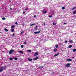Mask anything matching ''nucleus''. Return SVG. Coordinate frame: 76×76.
<instances>
[{
	"label": "nucleus",
	"mask_w": 76,
	"mask_h": 76,
	"mask_svg": "<svg viewBox=\"0 0 76 76\" xmlns=\"http://www.w3.org/2000/svg\"><path fill=\"white\" fill-rule=\"evenodd\" d=\"M6 68H5V67H2L1 68H0V73L1 72H3L4 69H5Z\"/></svg>",
	"instance_id": "nucleus-1"
},
{
	"label": "nucleus",
	"mask_w": 76,
	"mask_h": 76,
	"mask_svg": "<svg viewBox=\"0 0 76 76\" xmlns=\"http://www.w3.org/2000/svg\"><path fill=\"white\" fill-rule=\"evenodd\" d=\"M13 52H14V50H11L9 51V53L10 54H13Z\"/></svg>",
	"instance_id": "nucleus-2"
},
{
	"label": "nucleus",
	"mask_w": 76,
	"mask_h": 76,
	"mask_svg": "<svg viewBox=\"0 0 76 76\" xmlns=\"http://www.w3.org/2000/svg\"><path fill=\"white\" fill-rule=\"evenodd\" d=\"M70 64H71L70 63H69L67 64H66L65 65L66 67H70Z\"/></svg>",
	"instance_id": "nucleus-3"
},
{
	"label": "nucleus",
	"mask_w": 76,
	"mask_h": 76,
	"mask_svg": "<svg viewBox=\"0 0 76 76\" xmlns=\"http://www.w3.org/2000/svg\"><path fill=\"white\" fill-rule=\"evenodd\" d=\"M38 53L36 52L34 53V56H38Z\"/></svg>",
	"instance_id": "nucleus-4"
},
{
	"label": "nucleus",
	"mask_w": 76,
	"mask_h": 76,
	"mask_svg": "<svg viewBox=\"0 0 76 76\" xmlns=\"http://www.w3.org/2000/svg\"><path fill=\"white\" fill-rule=\"evenodd\" d=\"M67 61H72V59H66Z\"/></svg>",
	"instance_id": "nucleus-5"
},
{
	"label": "nucleus",
	"mask_w": 76,
	"mask_h": 76,
	"mask_svg": "<svg viewBox=\"0 0 76 76\" xmlns=\"http://www.w3.org/2000/svg\"><path fill=\"white\" fill-rule=\"evenodd\" d=\"M41 31H37V32H34V34H39V33H40V32Z\"/></svg>",
	"instance_id": "nucleus-6"
},
{
	"label": "nucleus",
	"mask_w": 76,
	"mask_h": 76,
	"mask_svg": "<svg viewBox=\"0 0 76 76\" xmlns=\"http://www.w3.org/2000/svg\"><path fill=\"white\" fill-rule=\"evenodd\" d=\"M38 58H39V57H36L34 58L33 59V60H37V59H38Z\"/></svg>",
	"instance_id": "nucleus-7"
},
{
	"label": "nucleus",
	"mask_w": 76,
	"mask_h": 76,
	"mask_svg": "<svg viewBox=\"0 0 76 76\" xmlns=\"http://www.w3.org/2000/svg\"><path fill=\"white\" fill-rule=\"evenodd\" d=\"M28 61H32V58H28Z\"/></svg>",
	"instance_id": "nucleus-8"
},
{
	"label": "nucleus",
	"mask_w": 76,
	"mask_h": 76,
	"mask_svg": "<svg viewBox=\"0 0 76 76\" xmlns=\"http://www.w3.org/2000/svg\"><path fill=\"white\" fill-rule=\"evenodd\" d=\"M18 52L19 53H21V54H23V52L22 51H18Z\"/></svg>",
	"instance_id": "nucleus-9"
},
{
	"label": "nucleus",
	"mask_w": 76,
	"mask_h": 76,
	"mask_svg": "<svg viewBox=\"0 0 76 76\" xmlns=\"http://www.w3.org/2000/svg\"><path fill=\"white\" fill-rule=\"evenodd\" d=\"M57 49L56 48H55L54 50H53V52H57Z\"/></svg>",
	"instance_id": "nucleus-10"
},
{
	"label": "nucleus",
	"mask_w": 76,
	"mask_h": 76,
	"mask_svg": "<svg viewBox=\"0 0 76 76\" xmlns=\"http://www.w3.org/2000/svg\"><path fill=\"white\" fill-rule=\"evenodd\" d=\"M58 55H59V53H58L55 54L54 56V57H56V56H58Z\"/></svg>",
	"instance_id": "nucleus-11"
},
{
	"label": "nucleus",
	"mask_w": 76,
	"mask_h": 76,
	"mask_svg": "<svg viewBox=\"0 0 76 76\" xmlns=\"http://www.w3.org/2000/svg\"><path fill=\"white\" fill-rule=\"evenodd\" d=\"M5 31H6V32H7L8 31H9V30H8L6 28H4Z\"/></svg>",
	"instance_id": "nucleus-12"
},
{
	"label": "nucleus",
	"mask_w": 76,
	"mask_h": 76,
	"mask_svg": "<svg viewBox=\"0 0 76 76\" xmlns=\"http://www.w3.org/2000/svg\"><path fill=\"white\" fill-rule=\"evenodd\" d=\"M11 32H13L14 31V29H11Z\"/></svg>",
	"instance_id": "nucleus-13"
},
{
	"label": "nucleus",
	"mask_w": 76,
	"mask_h": 76,
	"mask_svg": "<svg viewBox=\"0 0 76 76\" xmlns=\"http://www.w3.org/2000/svg\"><path fill=\"white\" fill-rule=\"evenodd\" d=\"M72 51L73 52H75V51H76V49H73Z\"/></svg>",
	"instance_id": "nucleus-14"
},
{
	"label": "nucleus",
	"mask_w": 76,
	"mask_h": 76,
	"mask_svg": "<svg viewBox=\"0 0 76 76\" xmlns=\"http://www.w3.org/2000/svg\"><path fill=\"white\" fill-rule=\"evenodd\" d=\"M14 59L15 60H18V58H14Z\"/></svg>",
	"instance_id": "nucleus-15"
},
{
	"label": "nucleus",
	"mask_w": 76,
	"mask_h": 76,
	"mask_svg": "<svg viewBox=\"0 0 76 76\" xmlns=\"http://www.w3.org/2000/svg\"><path fill=\"white\" fill-rule=\"evenodd\" d=\"M76 11H74L73 12V14H74V15H75V14H76Z\"/></svg>",
	"instance_id": "nucleus-16"
},
{
	"label": "nucleus",
	"mask_w": 76,
	"mask_h": 76,
	"mask_svg": "<svg viewBox=\"0 0 76 76\" xmlns=\"http://www.w3.org/2000/svg\"><path fill=\"white\" fill-rule=\"evenodd\" d=\"M36 25V24L35 23H33L32 24H31V25H30V26H33V25Z\"/></svg>",
	"instance_id": "nucleus-17"
},
{
	"label": "nucleus",
	"mask_w": 76,
	"mask_h": 76,
	"mask_svg": "<svg viewBox=\"0 0 76 76\" xmlns=\"http://www.w3.org/2000/svg\"><path fill=\"white\" fill-rule=\"evenodd\" d=\"M37 29H38V26H36V28H35V30H37Z\"/></svg>",
	"instance_id": "nucleus-18"
},
{
	"label": "nucleus",
	"mask_w": 76,
	"mask_h": 76,
	"mask_svg": "<svg viewBox=\"0 0 76 76\" xmlns=\"http://www.w3.org/2000/svg\"><path fill=\"white\" fill-rule=\"evenodd\" d=\"M42 12H43V13H47V11H43Z\"/></svg>",
	"instance_id": "nucleus-19"
},
{
	"label": "nucleus",
	"mask_w": 76,
	"mask_h": 76,
	"mask_svg": "<svg viewBox=\"0 0 76 76\" xmlns=\"http://www.w3.org/2000/svg\"><path fill=\"white\" fill-rule=\"evenodd\" d=\"M69 48H72V45H69Z\"/></svg>",
	"instance_id": "nucleus-20"
},
{
	"label": "nucleus",
	"mask_w": 76,
	"mask_h": 76,
	"mask_svg": "<svg viewBox=\"0 0 76 76\" xmlns=\"http://www.w3.org/2000/svg\"><path fill=\"white\" fill-rule=\"evenodd\" d=\"M55 47L56 48H58V45H56Z\"/></svg>",
	"instance_id": "nucleus-21"
},
{
	"label": "nucleus",
	"mask_w": 76,
	"mask_h": 76,
	"mask_svg": "<svg viewBox=\"0 0 76 76\" xmlns=\"http://www.w3.org/2000/svg\"><path fill=\"white\" fill-rule=\"evenodd\" d=\"M2 20H5L6 19V18L4 17H3L2 18Z\"/></svg>",
	"instance_id": "nucleus-22"
},
{
	"label": "nucleus",
	"mask_w": 76,
	"mask_h": 76,
	"mask_svg": "<svg viewBox=\"0 0 76 76\" xmlns=\"http://www.w3.org/2000/svg\"><path fill=\"white\" fill-rule=\"evenodd\" d=\"M10 60H11V61L13 60V58H10Z\"/></svg>",
	"instance_id": "nucleus-23"
},
{
	"label": "nucleus",
	"mask_w": 76,
	"mask_h": 76,
	"mask_svg": "<svg viewBox=\"0 0 76 76\" xmlns=\"http://www.w3.org/2000/svg\"><path fill=\"white\" fill-rule=\"evenodd\" d=\"M62 9L63 10H64V9H65V7H62Z\"/></svg>",
	"instance_id": "nucleus-24"
},
{
	"label": "nucleus",
	"mask_w": 76,
	"mask_h": 76,
	"mask_svg": "<svg viewBox=\"0 0 76 76\" xmlns=\"http://www.w3.org/2000/svg\"><path fill=\"white\" fill-rule=\"evenodd\" d=\"M14 27H15V26H11L12 28H14Z\"/></svg>",
	"instance_id": "nucleus-25"
},
{
	"label": "nucleus",
	"mask_w": 76,
	"mask_h": 76,
	"mask_svg": "<svg viewBox=\"0 0 76 76\" xmlns=\"http://www.w3.org/2000/svg\"><path fill=\"white\" fill-rule=\"evenodd\" d=\"M21 48H23V45H21Z\"/></svg>",
	"instance_id": "nucleus-26"
},
{
	"label": "nucleus",
	"mask_w": 76,
	"mask_h": 76,
	"mask_svg": "<svg viewBox=\"0 0 76 76\" xmlns=\"http://www.w3.org/2000/svg\"><path fill=\"white\" fill-rule=\"evenodd\" d=\"M76 7H73L72 9V10H75V9H76Z\"/></svg>",
	"instance_id": "nucleus-27"
},
{
	"label": "nucleus",
	"mask_w": 76,
	"mask_h": 76,
	"mask_svg": "<svg viewBox=\"0 0 76 76\" xmlns=\"http://www.w3.org/2000/svg\"><path fill=\"white\" fill-rule=\"evenodd\" d=\"M15 34H12V37H14V36H15Z\"/></svg>",
	"instance_id": "nucleus-28"
},
{
	"label": "nucleus",
	"mask_w": 76,
	"mask_h": 76,
	"mask_svg": "<svg viewBox=\"0 0 76 76\" xmlns=\"http://www.w3.org/2000/svg\"><path fill=\"white\" fill-rule=\"evenodd\" d=\"M43 67H44V66H42L41 67V69H42V68H43Z\"/></svg>",
	"instance_id": "nucleus-29"
},
{
	"label": "nucleus",
	"mask_w": 76,
	"mask_h": 76,
	"mask_svg": "<svg viewBox=\"0 0 76 76\" xmlns=\"http://www.w3.org/2000/svg\"><path fill=\"white\" fill-rule=\"evenodd\" d=\"M28 52H31V50H28Z\"/></svg>",
	"instance_id": "nucleus-30"
},
{
	"label": "nucleus",
	"mask_w": 76,
	"mask_h": 76,
	"mask_svg": "<svg viewBox=\"0 0 76 76\" xmlns=\"http://www.w3.org/2000/svg\"><path fill=\"white\" fill-rule=\"evenodd\" d=\"M56 23H53V25H56Z\"/></svg>",
	"instance_id": "nucleus-31"
},
{
	"label": "nucleus",
	"mask_w": 76,
	"mask_h": 76,
	"mask_svg": "<svg viewBox=\"0 0 76 76\" xmlns=\"http://www.w3.org/2000/svg\"><path fill=\"white\" fill-rule=\"evenodd\" d=\"M24 44H26V42L23 43Z\"/></svg>",
	"instance_id": "nucleus-32"
},
{
	"label": "nucleus",
	"mask_w": 76,
	"mask_h": 76,
	"mask_svg": "<svg viewBox=\"0 0 76 76\" xmlns=\"http://www.w3.org/2000/svg\"><path fill=\"white\" fill-rule=\"evenodd\" d=\"M67 41L66 40L65 42V43H67Z\"/></svg>",
	"instance_id": "nucleus-33"
},
{
	"label": "nucleus",
	"mask_w": 76,
	"mask_h": 76,
	"mask_svg": "<svg viewBox=\"0 0 76 76\" xmlns=\"http://www.w3.org/2000/svg\"><path fill=\"white\" fill-rule=\"evenodd\" d=\"M69 42H73V41H72V40H70V41H69Z\"/></svg>",
	"instance_id": "nucleus-34"
},
{
	"label": "nucleus",
	"mask_w": 76,
	"mask_h": 76,
	"mask_svg": "<svg viewBox=\"0 0 76 76\" xmlns=\"http://www.w3.org/2000/svg\"><path fill=\"white\" fill-rule=\"evenodd\" d=\"M49 18H51L52 17V15H50L49 16Z\"/></svg>",
	"instance_id": "nucleus-35"
},
{
	"label": "nucleus",
	"mask_w": 76,
	"mask_h": 76,
	"mask_svg": "<svg viewBox=\"0 0 76 76\" xmlns=\"http://www.w3.org/2000/svg\"><path fill=\"white\" fill-rule=\"evenodd\" d=\"M21 25H25V23H22Z\"/></svg>",
	"instance_id": "nucleus-36"
},
{
	"label": "nucleus",
	"mask_w": 76,
	"mask_h": 76,
	"mask_svg": "<svg viewBox=\"0 0 76 76\" xmlns=\"http://www.w3.org/2000/svg\"><path fill=\"white\" fill-rule=\"evenodd\" d=\"M15 24H16V25H18V23L17 22H16Z\"/></svg>",
	"instance_id": "nucleus-37"
},
{
	"label": "nucleus",
	"mask_w": 76,
	"mask_h": 76,
	"mask_svg": "<svg viewBox=\"0 0 76 76\" xmlns=\"http://www.w3.org/2000/svg\"><path fill=\"white\" fill-rule=\"evenodd\" d=\"M43 10H44L43 12H45V11H45V9H44Z\"/></svg>",
	"instance_id": "nucleus-38"
},
{
	"label": "nucleus",
	"mask_w": 76,
	"mask_h": 76,
	"mask_svg": "<svg viewBox=\"0 0 76 76\" xmlns=\"http://www.w3.org/2000/svg\"><path fill=\"white\" fill-rule=\"evenodd\" d=\"M34 18H36V15H34Z\"/></svg>",
	"instance_id": "nucleus-39"
},
{
	"label": "nucleus",
	"mask_w": 76,
	"mask_h": 76,
	"mask_svg": "<svg viewBox=\"0 0 76 76\" xmlns=\"http://www.w3.org/2000/svg\"><path fill=\"white\" fill-rule=\"evenodd\" d=\"M25 11H23V14H25Z\"/></svg>",
	"instance_id": "nucleus-40"
},
{
	"label": "nucleus",
	"mask_w": 76,
	"mask_h": 76,
	"mask_svg": "<svg viewBox=\"0 0 76 76\" xmlns=\"http://www.w3.org/2000/svg\"><path fill=\"white\" fill-rule=\"evenodd\" d=\"M66 23H64V25H66Z\"/></svg>",
	"instance_id": "nucleus-41"
},
{
	"label": "nucleus",
	"mask_w": 76,
	"mask_h": 76,
	"mask_svg": "<svg viewBox=\"0 0 76 76\" xmlns=\"http://www.w3.org/2000/svg\"><path fill=\"white\" fill-rule=\"evenodd\" d=\"M21 33H22V34H23V31L21 32Z\"/></svg>",
	"instance_id": "nucleus-42"
},
{
	"label": "nucleus",
	"mask_w": 76,
	"mask_h": 76,
	"mask_svg": "<svg viewBox=\"0 0 76 76\" xmlns=\"http://www.w3.org/2000/svg\"><path fill=\"white\" fill-rule=\"evenodd\" d=\"M25 10H28V9H26Z\"/></svg>",
	"instance_id": "nucleus-43"
},
{
	"label": "nucleus",
	"mask_w": 76,
	"mask_h": 76,
	"mask_svg": "<svg viewBox=\"0 0 76 76\" xmlns=\"http://www.w3.org/2000/svg\"><path fill=\"white\" fill-rule=\"evenodd\" d=\"M44 25H45V23H44Z\"/></svg>",
	"instance_id": "nucleus-44"
},
{
	"label": "nucleus",
	"mask_w": 76,
	"mask_h": 76,
	"mask_svg": "<svg viewBox=\"0 0 76 76\" xmlns=\"http://www.w3.org/2000/svg\"><path fill=\"white\" fill-rule=\"evenodd\" d=\"M10 10H12V8H10Z\"/></svg>",
	"instance_id": "nucleus-45"
},
{
	"label": "nucleus",
	"mask_w": 76,
	"mask_h": 76,
	"mask_svg": "<svg viewBox=\"0 0 76 76\" xmlns=\"http://www.w3.org/2000/svg\"><path fill=\"white\" fill-rule=\"evenodd\" d=\"M22 33H21L20 34V35H22Z\"/></svg>",
	"instance_id": "nucleus-46"
},
{
	"label": "nucleus",
	"mask_w": 76,
	"mask_h": 76,
	"mask_svg": "<svg viewBox=\"0 0 76 76\" xmlns=\"http://www.w3.org/2000/svg\"><path fill=\"white\" fill-rule=\"evenodd\" d=\"M75 34H76V33H75Z\"/></svg>",
	"instance_id": "nucleus-47"
},
{
	"label": "nucleus",
	"mask_w": 76,
	"mask_h": 76,
	"mask_svg": "<svg viewBox=\"0 0 76 76\" xmlns=\"http://www.w3.org/2000/svg\"><path fill=\"white\" fill-rule=\"evenodd\" d=\"M1 1L2 0H1Z\"/></svg>",
	"instance_id": "nucleus-48"
}]
</instances>
